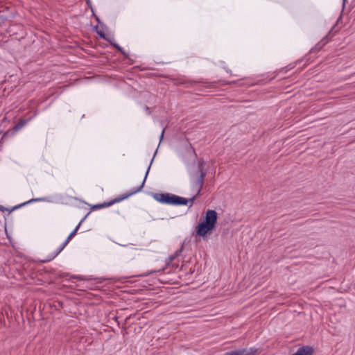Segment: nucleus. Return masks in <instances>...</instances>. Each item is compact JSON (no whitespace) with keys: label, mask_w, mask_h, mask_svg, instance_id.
<instances>
[{"label":"nucleus","mask_w":355,"mask_h":355,"mask_svg":"<svg viewBox=\"0 0 355 355\" xmlns=\"http://www.w3.org/2000/svg\"><path fill=\"white\" fill-rule=\"evenodd\" d=\"M153 196L155 200L162 204L180 206L190 203L189 207H192L194 200L199 197L196 196V193L189 199L170 193H155Z\"/></svg>","instance_id":"1"},{"label":"nucleus","mask_w":355,"mask_h":355,"mask_svg":"<svg viewBox=\"0 0 355 355\" xmlns=\"http://www.w3.org/2000/svg\"><path fill=\"white\" fill-rule=\"evenodd\" d=\"M205 165V161L202 159H200L198 162L197 171L190 173L191 190L196 193V196H199L201 195V191L207 175L206 171L203 169Z\"/></svg>","instance_id":"2"},{"label":"nucleus","mask_w":355,"mask_h":355,"mask_svg":"<svg viewBox=\"0 0 355 355\" xmlns=\"http://www.w3.org/2000/svg\"><path fill=\"white\" fill-rule=\"evenodd\" d=\"M155 155H156V153L154 154V156H153V159H151L150 163V164H149V166H148V167L147 168V171L146 172L144 179L141 184L139 187L132 190L128 193L123 194V195H122L121 196H119V197L114 198V200H110L108 202H104L103 203L94 205L92 207V210H96V209H102V208H105V207H107L112 206L114 204L119 202H121V201L128 198V197H130V196H132V195H134V194L141 191L142 190L144 186L146 180L147 178L148 174L149 173L151 164H152V163L153 162V159H154V157H155Z\"/></svg>","instance_id":"3"},{"label":"nucleus","mask_w":355,"mask_h":355,"mask_svg":"<svg viewBox=\"0 0 355 355\" xmlns=\"http://www.w3.org/2000/svg\"><path fill=\"white\" fill-rule=\"evenodd\" d=\"M257 349L251 347L250 349H238L227 352L224 355H256Z\"/></svg>","instance_id":"4"},{"label":"nucleus","mask_w":355,"mask_h":355,"mask_svg":"<svg viewBox=\"0 0 355 355\" xmlns=\"http://www.w3.org/2000/svg\"><path fill=\"white\" fill-rule=\"evenodd\" d=\"M217 212L213 209H208L205 213V220L203 222L215 227V225L217 223Z\"/></svg>","instance_id":"5"},{"label":"nucleus","mask_w":355,"mask_h":355,"mask_svg":"<svg viewBox=\"0 0 355 355\" xmlns=\"http://www.w3.org/2000/svg\"><path fill=\"white\" fill-rule=\"evenodd\" d=\"M214 229V227L205 222H201L197 227L196 235L204 237L209 232L213 230Z\"/></svg>","instance_id":"6"},{"label":"nucleus","mask_w":355,"mask_h":355,"mask_svg":"<svg viewBox=\"0 0 355 355\" xmlns=\"http://www.w3.org/2000/svg\"><path fill=\"white\" fill-rule=\"evenodd\" d=\"M44 200H45L44 198H32V199H31V200H28V201H26L25 202L21 203V204H19L18 205H16V206L13 207L11 209L6 208L3 206L0 205V211H8V213L10 214L12 211L16 210V209H19L20 207H24V206H25V205H26L28 204H30V203H31L33 202H42V201H44Z\"/></svg>","instance_id":"7"},{"label":"nucleus","mask_w":355,"mask_h":355,"mask_svg":"<svg viewBox=\"0 0 355 355\" xmlns=\"http://www.w3.org/2000/svg\"><path fill=\"white\" fill-rule=\"evenodd\" d=\"M28 122V120L21 119H19V122L15 125V126L11 129L8 130L5 135H15L17 131L21 130L23 127H24Z\"/></svg>","instance_id":"8"},{"label":"nucleus","mask_w":355,"mask_h":355,"mask_svg":"<svg viewBox=\"0 0 355 355\" xmlns=\"http://www.w3.org/2000/svg\"><path fill=\"white\" fill-rule=\"evenodd\" d=\"M314 349L309 345H303L297 349V350L292 355H313Z\"/></svg>","instance_id":"9"},{"label":"nucleus","mask_w":355,"mask_h":355,"mask_svg":"<svg viewBox=\"0 0 355 355\" xmlns=\"http://www.w3.org/2000/svg\"><path fill=\"white\" fill-rule=\"evenodd\" d=\"M314 349L309 345H303L297 349V350L292 355H313Z\"/></svg>","instance_id":"10"},{"label":"nucleus","mask_w":355,"mask_h":355,"mask_svg":"<svg viewBox=\"0 0 355 355\" xmlns=\"http://www.w3.org/2000/svg\"><path fill=\"white\" fill-rule=\"evenodd\" d=\"M68 243L67 241H64L62 245L52 254H51L49 256H48L47 259L45 260H43L42 262H48L51 260H53L54 258H55L67 246Z\"/></svg>","instance_id":"11"},{"label":"nucleus","mask_w":355,"mask_h":355,"mask_svg":"<svg viewBox=\"0 0 355 355\" xmlns=\"http://www.w3.org/2000/svg\"><path fill=\"white\" fill-rule=\"evenodd\" d=\"M178 83V84L189 83L191 85H193L194 83H201L202 85L204 87L210 88V87H214V85H215L216 82H206V81H193V80H190V81H180V82H179Z\"/></svg>","instance_id":"12"},{"label":"nucleus","mask_w":355,"mask_h":355,"mask_svg":"<svg viewBox=\"0 0 355 355\" xmlns=\"http://www.w3.org/2000/svg\"><path fill=\"white\" fill-rule=\"evenodd\" d=\"M90 214V211L88 212L85 216L80 220V222L78 223V225L76 226V227L69 234L65 241H67L68 243L70 241V240L76 235L78 230L79 229L80 226L83 223V222L86 219V218L88 216V215Z\"/></svg>","instance_id":"13"},{"label":"nucleus","mask_w":355,"mask_h":355,"mask_svg":"<svg viewBox=\"0 0 355 355\" xmlns=\"http://www.w3.org/2000/svg\"><path fill=\"white\" fill-rule=\"evenodd\" d=\"M111 45L118 50L124 57L128 58V54L125 52L123 48H121L118 44L114 42H111Z\"/></svg>","instance_id":"14"},{"label":"nucleus","mask_w":355,"mask_h":355,"mask_svg":"<svg viewBox=\"0 0 355 355\" xmlns=\"http://www.w3.org/2000/svg\"><path fill=\"white\" fill-rule=\"evenodd\" d=\"M111 45L118 50L124 57L128 58V54L125 52L123 48H121L118 44L114 42H111Z\"/></svg>","instance_id":"15"},{"label":"nucleus","mask_w":355,"mask_h":355,"mask_svg":"<svg viewBox=\"0 0 355 355\" xmlns=\"http://www.w3.org/2000/svg\"><path fill=\"white\" fill-rule=\"evenodd\" d=\"M325 38L322 39L320 42H318L315 46V47H313L312 49H311V51L312 52H315L317 51H320L322 47L323 46L327 43V41H325Z\"/></svg>","instance_id":"16"},{"label":"nucleus","mask_w":355,"mask_h":355,"mask_svg":"<svg viewBox=\"0 0 355 355\" xmlns=\"http://www.w3.org/2000/svg\"><path fill=\"white\" fill-rule=\"evenodd\" d=\"M97 34L100 36L101 38H103V40L108 41L110 44L111 42H114V39L108 37L106 35V34L102 31H97Z\"/></svg>","instance_id":"17"},{"label":"nucleus","mask_w":355,"mask_h":355,"mask_svg":"<svg viewBox=\"0 0 355 355\" xmlns=\"http://www.w3.org/2000/svg\"><path fill=\"white\" fill-rule=\"evenodd\" d=\"M182 252V249L178 250L175 252L170 257L171 260H173L176 257L179 256Z\"/></svg>","instance_id":"18"},{"label":"nucleus","mask_w":355,"mask_h":355,"mask_svg":"<svg viewBox=\"0 0 355 355\" xmlns=\"http://www.w3.org/2000/svg\"><path fill=\"white\" fill-rule=\"evenodd\" d=\"M220 83H221V85H227L231 84H234L236 81H226V80H220Z\"/></svg>","instance_id":"19"},{"label":"nucleus","mask_w":355,"mask_h":355,"mask_svg":"<svg viewBox=\"0 0 355 355\" xmlns=\"http://www.w3.org/2000/svg\"><path fill=\"white\" fill-rule=\"evenodd\" d=\"M293 67H290L289 69H288V67H283V68H282V69H280V71H280V72L286 73L289 69H292Z\"/></svg>","instance_id":"20"},{"label":"nucleus","mask_w":355,"mask_h":355,"mask_svg":"<svg viewBox=\"0 0 355 355\" xmlns=\"http://www.w3.org/2000/svg\"><path fill=\"white\" fill-rule=\"evenodd\" d=\"M164 131H165V128H164L161 132V135L159 136V141L161 142V141L163 139V137H164Z\"/></svg>","instance_id":"21"},{"label":"nucleus","mask_w":355,"mask_h":355,"mask_svg":"<svg viewBox=\"0 0 355 355\" xmlns=\"http://www.w3.org/2000/svg\"><path fill=\"white\" fill-rule=\"evenodd\" d=\"M144 109H145V110H146V111L147 112V114H150V112L149 111V107H148L147 105H146V106L144 107Z\"/></svg>","instance_id":"22"},{"label":"nucleus","mask_w":355,"mask_h":355,"mask_svg":"<svg viewBox=\"0 0 355 355\" xmlns=\"http://www.w3.org/2000/svg\"><path fill=\"white\" fill-rule=\"evenodd\" d=\"M190 148L192 149L193 150V153H194V155L196 156V153L195 152V150L193 148V147L191 146V145L190 144Z\"/></svg>","instance_id":"23"},{"label":"nucleus","mask_w":355,"mask_h":355,"mask_svg":"<svg viewBox=\"0 0 355 355\" xmlns=\"http://www.w3.org/2000/svg\"><path fill=\"white\" fill-rule=\"evenodd\" d=\"M78 279H80V280H85V279H87V278H84V277H77Z\"/></svg>","instance_id":"24"},{"label":"nucleus","mask_w":355,"mask_h":355,"mask_svg":"<svg viewBox=\"0 0 355 355\" xmlns=\"http://www.w3.org/2000/svg\"><path fill=\"white\" fill-rule=\"evenodd\" d=\"M346 1H347V0H343V6H345V3H346Z\"/></svg>","instance_id":"25"}]
</instances>
